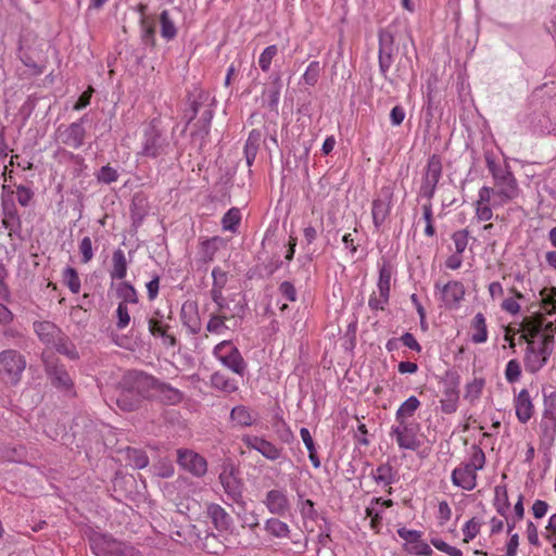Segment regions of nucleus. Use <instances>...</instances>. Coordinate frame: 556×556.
Returning a JSON list of instances; mask_svg holds the SVG:
<instances>
[{"mask_svg":"<svg viewBox=\"0 0 556 556\" xmlns=\"http://www.w3.org/2000/svg\"><path fill=\"white\" fill-rule=\"evenodd\" d=\"M485 163L494 180L493 207L515 200L519 194V187L514 174L507 166L496 163L492 153H485Z\"/></svg>","mask_w":556,"mask_h":556,"instance_id":"f257e3e1","label":"nucleus"},{"mask_svg":"<svg viewBox=\"0 0 556 556\" xmlns=\"http://www.w3.org/2000/svg\"><path fill=\"white\" fill-rule=\"evenodd\" d=\"M26 357L16 350L0 352V381L7 386H17L26 369Z\"/></svg>","mask_w":556,"mask_h":556,"instance_id":"f03ea898","label":"nucleus"},{"mask_svg":"<svg viewBox=\"0 0 556 556\" xmlns=\"http://www.w3.org/2000/svg\"><path fill=\"white\" fill-rule=\"evenodd\" d=\"M520 339L528 344L525 356L526 369L531 374L540 371L552 353L549 344L553 342V336H545L539 344L528 339L527 334H521Z\"/></svg>","mask_w":556,"mask_h":556,"instance_id":"7ed1b4c3","label":"nucleus"},{"mask_svg":"<svg viewBox=\"0 0 556 556\" xmlns=\"http://www.w3.org/2000/svg\"><path fill=\"white\" fill-rule=\"evenodd\" d=\"M170 143L165 134L160 130L153 123L143 130L141 140V149L138 154L156 159L166 155L169 152Z\"/></svg>","mask_w":556,"mask_h":556,"instance_id":"20e7f679","label":"nucleus"},{"mask_svg":"<svg viewBox=\"0 0 556 556\" xmlns=\"http://www.w3.org/2000/svg\"><path fill=\"white\" fill-rule=\"evenodd\" d=\"M157 378L139 370L127 371L119 381L118 388L136 393L140 399L149 396L155 390Z\"/></svg>","mask_w":556,"mask_h":556,"instance_id":"39448f33","label":"nucleus"},{"mask_svg":"<svg viewBox=\"0 0 556 556\" xmlns=\"http://www.w3.org/2000/svg\"><path fill=\"white\" fill-rule=\"evenodd\" d=\"M214 356L227 368L239 376L245 372L247 364L239 350L230 342L218 343L213 351Z\"/></svg>","mask_w":556,"mask_h":556,"instance_id":"423d86ee","label":"nucleus"},{"mask_svg":"<svg viewBox=\"0 0 556 556\" xmlns=\"http://www.w3.org/2000/svg\"><path fill=\"white\" fill-rule=\"evenodd\" d=\"M442 176V163L439 155L433 154L428 159L425 173L422 175L419 195L431 201L437 189V185Z\"/></svg>","mask_w":556,"mask_h":556,"instance_id":"0eeeda50","label":"nucleus"},{"mask_svg":"<svg viewBox=\"0 0 556 556\" xmlns=\"http://www.w3.org/2000/svg\"><path fill=\"white\" fill-rule=\"evenodd\" d=\"M419 425L416 422H396L391 428V435L395 437L400 448L417 451L421 441L418 438Z\"/></svg>","mask_w":556,"mask_h":556,"instance_id":"6e6552de","label":"nucleus"},{"mask_svg":"<svg viewBox=\"0 0 556 556\" xmlns=\"http://www.w3.org/2000/svg\"><path fill=\"white\" fill-rule=\"evenodd\" d=\"M86 121L87 115H84L77 122H74L67 126H60L56 129L58 140L72 149H79L85 142L86 129L84 124Z\"/></svg>","mask_w":556,"mask_h":556,"instance_id":"1a4fd4ad","label":"nucleus"},{"mask_svg":"<svg viewBox=\"0 0 556 556\" xmlns=\"http://www.w3.org/2000/svg\"><path fill=\"white\" fill-rule=\"evenodd\" d=\"M379 71L384 79H389L388 73L393 63V55L396 50L394 46V36L387 29H380L379 34Z\"/></svg>","mask_w":556,"mask_h":556,"instance_id":"9d476101","label":"nucleus"},{"mask_svg":"<svg viewBox=\"0 0 556 556\" xmlns=\"http://www.w3.org/2000/svg\"><path fill=\"white\" fill-rule=\"evenodd\" d=\"M177 463L184 470L198 478L203 477L207 471L206 459L191 450H177Z\"/></svg>","mask_w":556,"mask_h":556,"instance_id":"9b49d317","label":"nucleus"},{"mask_svg":"<svg viewBox=\"0 0 556 556\" xmlns=\"http://www.w3.org/2000/svg\"><path fill=\"white\" fill-rule=\"evenodd\" d=\"M42 361L45 364V370L51 380L53 387L62 391H71L73 388V381L67 370L63 365H59L52 357L42 354Z\"/></svg>","mask_w":556,"mask_h":556,"instance_id":"f8f14e48","label":"nucleus"},{"mask_svg":"<svg viewBox=\"0 0 556 556\" xmlns=\"http://www.w3.org/2000/svg\"><path fill=\"white\" fill-rule=\"evenodd\" d=\"M393 199V187L384 186L380 189L379 195L372 202L371 215L374 225L379 228L390 214Z\"/></svg>","mask_w":556,"mask_h":556,"instance_id":"ddd939ff","label":"nucleus"},{"mask_svg":"<svg viewBox=\"0 0 556 556\" xmlns=\"http://www.w3.org/2000/svg\"><path fill=\"white\" fill-rule=\"evenodd\" d=\"M163 318L164 316L161 312L155 311L154 316L148 320L149 332L154 338H160L166 349L175 348L178 344V340L175 334L169 332L170 326Z\"/></svg>","mask_w":556,"mask_h":556,"instance_id":"4468645a","label":"nucleus"},{"mask_svg":"<svg viewBox=\"0 0 556 556\" xmlns=\"http://www.w3.org/2000/svg\"><path fill=\"white\" fill-rule=\"evenodd\" d=\"M263 503L267 510L276 516H286L291 508V503L285 489L269 490Z\"/></svg>","mask_w":556,"mask_h":556,"instance_id":"2eb2a0df","label":"nucleus"},{"mask_svg":"<svg viewBox=\"0 0 556 556\" xmlns=\"http://www.w3.org/2000/svg\"><path fill=\"white\" fill-rule=\"evenodd\" d=\"M434 288L440 291V299L445 307H457L465 296V287L460 281H448L445 285L435 282Z\"/></svg>","mask_w":556,"mask_h":556,"instance_id":"dca6fc26","label":"nucleus"},{"mask_svg":"<svg viewBox=\"0 0 556 556\" xmlns=\"http://www.w3.org/2000/svg\"><path fill=\"white\" fill-rule=\"evenodd\" d=\"M219 481L223 485L224 492L233 503L244 506L243 501V484L233 475V469H224L219 475Z\"/></svg>","mask_w":556,"mask_h":556,"instance_id":"f3484780","label":"nucleus"},{"mask_svg":"<svg viewBox=\"0 0 556 556\" xmlns=\"http://www.w3.org/2000/svg\"><path fill=\"white\" fill-rule=\"evenodd\" d=\"M2 226L9 231V237H21L22 220L13 200L2 199Z\"/></svg>","mask_w":556,"mask_h":556,"instance_id":"a211bd4d","label":"nucleus"},{"mask_svg":"<svg viewBox=\"0 0 556 556\" xmlns=\"http://www.w3.org/2000/svg\"><path fill=\"white\" fill-rule=\"evenodd\" d=\"M241 440L247 447L257 451L269 460H276L281 456V448H278L264 438L245 434Z\"/></svg>","mask_w":556,"mask_h":556,"instance_id":"6ab92c4d","label":"nucleus"},{"mask_svg":"<svg viewBox=\"0 0 556 556\" xmlns=\"http://www.w3.org/2000/svg\"><path fill=\"white\" fill-rule=\"evenodd\" d=\"M180 320L191 334H198L201 331L202 324L195 302L187 301L182 304Z\"/></svg>","mask_w":556,"mask_h":556,"instance_id":"aec40b11","label":"nucleus"},{"mask_svg":"<svg viewBox=\"0 0 556 556\" xmlns=\"http://www.w3.org/2000/svg\"><path fill=\"white\" fill-rule=\"evenodd\" d=\"M514 405L518 421L527 424L534 414V405L527 389L520 390L515 397Z\"/></svg>","mask_w":556,"mask_h":556,"instance_id":"412c9836","label":"nucleus"},{"mask_svg":"<svg viewBox=\"0 0 556 556\" xmlns=\"http://www.w3.org/2000/svg\"><path fill=\"white\" fill-rule=\"evenodd\" d=\"M452 482L466 491H471L477 485V471L466 464L456 467L452 472Z\"/></svg>","mask_w":556,"mask_h":556,"instance_id":"4be33fe9","label":"nucleus"},{"mask_svg":"<svg viewBox=\"0 0 556 556\" xmlns=\"http://www.w3.org/2000/svg\"><path fill=\"white\" fill-rule=\"evenodd\" d=\"M207 516L212 520L214 527L219 532L231 531L233 528V520L231 516L218 504L212 503L207 505Z\"/></svg>","mask_w":556,"mask_h":556,"instance_id":"5701e85b","label":"nucleus"},{"mask_svg":"<svg viewBox=\"0 0 556 556\" xmlns=\"http://www.w3.org/2000/svg\"><path fill=\"white\" fill-rule=\"evenodd\" d=\"M121 541L109 535H97L91 539V549L96 556H114Z\"/></svg>","mask_w":556,"mask_h":556,"instance_id":"b1692460","label":"nucleus"},{"mask_svg":"<svg viewBox=\"0 0 556 556\" xmlns=\"http://www.w3.org/2000/svg\"><path fill=\"white\" fill-rule=\"evenodd\" d=\"M208 100V93L205 91L194 88L193 91H190L188 94L189 108L185 112V117L187 118V123L192 122L200 109L204 105V103Z\"/></svg>","mask_w":556,"mask_h":556,"instance_id":"393cba45","label":"nucleus"},{"mask_svg":"<svg viewBox=\"0 0 556 556\" xmlns=\"http://www.w3.org/2000/svg\"><path fill=\"white\" fill-rule=\"evenodd\" d=\"M374 481L378 484L388 486L387 492L392 493L391 484L396 481V471L389 463L379 465L376 470L371 472Z\"/></svg>","mask_w":556,"mask_h":556,"instance_id":"a878e982","label":"nucleus"},{"mask_svg":"<svg viewBox=\"0 0 556 556\" xmlns=\"http://www.w3.org/2000/svg\"><path fill=\"white\" fill-rule=\"evenodd\" d=\"M155 391L161 401L168 405H176L184 399L181 391L161 380H157Z\"/></svg>","mask_w":556,"mask_h":556,"instance_id":"bb28decb","label":"nucleus"},{"mask_svg":"<svg viewBox=\"0 0 556 556\" xmlns=\"http://www.w3.org/2000/svg\"><path fill=\"white\" fill-rule=\"evenodd\" d=\"M264 530L274 539L285 540L290 538V527L279 518H268L264 523Z\"/></svg>","mask_w":556,"mask_h":556,"instance_id":"cd10ccee","label":"nucleus"},{"mask_svg":"<svg viewBox=\"0 0 556 556\" xmlns=\"http://www.w3.org/2000/svg\"><path fill=\"white\" fill-rule=\"evenodd\" d=\"M34 330L39 339L46 344H53L61 334L60 329L53 323L46 320L34 323Z\"/></svg>","mask_w":556,"mask_h":556,"instance_id":"c85d7f7f","label":"nucleus"},{"mask_svg":"<svg viewBox=\"0 0 556 556\" xmlns=\"http://www.w3.org/2000/svg\"><path fill=\"white\" fill-rule=\"evenodd\" d=\"M230 420L239 427H250L256 421L254 415L249 407L244 405L235 406L230 412Z\"/></svg>","mask_w":556,"mask_h":556,"instance_id":"c756f323","label":"nucleus"},{"mask_svg":"<svg viewBox=\"0 0 556 556\" xmlns=\"http://www.w3.org/2000/svg\"><path fill=\"white\" fill-rule=\"evenodd\" d=\"M420 406V401L415 396H409L405 402L401 404L395 414L396 422H410L409 418L413 417L416 410Z\"/></svg>","mask_w":556,"mask_h":556,"instance_id":"7c9ffc66","label":"nucleus"},{"mask_svg":"<svg viewBox=\"0 0 556 556\" xmlns=\"http://www.w3.org/2000/svg\"><path fill=\"white\" fill-rule=\"evenodd\" d=\"M115 403L123 412H132L139 408L141 399L134 392L119 389Z\"/></svg>","mask_w":556,"mask_h":556,"instance_id":"2f4dec72","label":"nucleus"},{"mask_svg":"<svg viewBox=\"0 0 556 556\" xmlns=\"http://www.w3.org/2000/svg\"><path fill=\"white\" fill-rule=\"evenodd\" d=\"M472 329L471 341L473 343L480 344L484 343L488 340V328L485 317L482 313H477L471 320L470 325Z\"/></svg>","mask_w":556,"mask_h":556,"instance_id":"473e14b6","label":"nucleus"},{"mask_svg":"<svg viewBox=\"0 0 556 556\" xmlns=\"http://www.w3.org/2000/svg\"><path fill=\"white\" fill-rule=\"evenodd\" d=\"M458 390L455 386H446L443 390L442 399L440 400L441 403V410L444 414H452L455 413L457 409V403H458Z\"/></svg>","mask_w":556,"mask_h":556,"instance_id":"72a5a7b5","label":"nucleus"},{"mask_svg":"<svg viewBox=\"0 0 556 556\" xmlns=\"http://www.w3.org/2000/svg\"><path fill=\"white\" fill-rule=\"evenodd\" d=\"M127 266L128 264L124 251L121 249L115 250L112 255V269L110 271L111 278L118 280L124 279L127 274Z\"/></svg>","mask_w":556,"mask_h":556,"instance_id":"f704fd0d","label":"nucleus"},{"mask_svg":"<svg viewBox=\"0 0 556 556\" xmlns=\"http://www.w3.org/2000/svg\"><path fill=\"white\" fill-rule=\"evenodd\" d=\"M261 141V131L256 129L251 130L244 146L245 160L249 166L253 164L256 157Z\"/></svg>","mask_w":556,"mask_h":556,"instance_id":"c9c22d12","label":"nucleus"},{"mask_svg":"<svg viewBox=\"0 0 556 556\" xmlns=\"http://www.w3.org/2000/svg\"><path fill=\"white\" fill-rule=\"evenodd\" d=\"M147 215L144 199L140 195H135L130 205V217L132 226L139 227Z\"/></svg>","mask_w":556,"mask_h":556,"instance_id":"e433bc0d","label":"nucleus"},{"mask_svg":"<svg viewBox=\"0 0 556 556\" xmlns=\"http://www.w3.org/2000/svg\"><path fill=\"white\" fill-rule=\"evenodd\" d=\"M211 384L213 388L222 390L227 393L237 391V383L229 379L225 374L216 371L211 376Z\"/></svg>","mask_w":556,"mask_h":556,"instance_id":"4c0bfd02","label":"nucleus"},{"mask_svg":"<svg viewBox=\"0 0 556 556\" xmlns=\"http://www.w3.org/2000/svg\"><path fill=\"white\" fill-rule=\"evenodd\" d=\"M55 350L68 357L70 359H77L79 357L75 344L68 340V338L60 334L53 342Z\"/></svg>","mask_w":556,"mask_h":556,"instance_id":"58836bf2","label":"nucleus"},{"mask_svg":"<svg viewBox=\"0 0 556 556\" xmlns=\"http://www.w3.org/2000/svg\"><path fill=\"white\" fill-rule=\"evenodd\" d=\"M230 319L226 313H215L206 325V330L211 333L223 334L228 329L226 321Z\"/></svg>","mask_w":556,"mask_h":556,"instance_id":"ea45409f","label":"nucleus"},{"mask_svg":"<svg viewBox=\"0 0 556 556\" xmlns=\"http://www.w3.org/2000/svg\"><path fill=\"white\" fill-rule=\"evenodd\" d=\"M161 36L166 40H172L177 35V29L167 10L162 11L160 15Z\"/></svg>","mask_w":556,"mask_h":556,"instance_id":"a19ab883","label":"nucleus"},{"mask_svg":"<svg viewBox=\"0 0 556 556\" xmlns=\"http://www.w3.org/2000/svg\"><path fill=\"white\" fill-rule=\"evenodd\" d=\"M116 294L126 305L127 303H138L137 291L132 287V285H130L127 281H122L121 283L117 285Z\"/></svg>","mask_w":556,"mask_h":556,"instance_id":"79ce46f5","label":"nucleus"},{"mask_svg":"<svg viewBox=\"0 0 556 556\" xmlns=\"http://www.w3.org/2000/svg\"><path fill=\"white\" fill-rule=\"evenodd\" d=\"M141 40L146 46L155 45V27L153 21L149 17L140 18Z\"/></svg>","mask_w":556,"mask_h":556,"instance_id":"37998d69","label":"nucleus"},{"mask_svg":"<svg viewBox=\"0 0 556 556\" xmlns=\"http://www.w3.org/2000/svg\"><path fill=\"white\" fill-rule=\"evenodd\" d=\"M495 497H494V506L496 508V511L505 516L506 510L509 507V501L507 495V489L505 485H496L494 489Z\"/></svg>","mask_w":556,"mask_h":556,"instance_id":"c03bdc74","label":"nucleus"},{"mask_svg":"<svg viewBox=\"0 0 556 556\" xmlns=\"http://www.w3.org/2000/svg\"><path fill=\"white\" fill-rule=\"evenodd\" d=\"M241 220L240 210L237 207H231L228 210L222 219V225L225 230H230L235 232L237 227L239 226Z\"/></svg>","mask_w":556,"mask_h":556,"instance_id":"a18cd8bd","label":"nucleus"},{"mask_svg":"<svg viewBox=\"0 0 556 556\" xmlns=\"http://www.w3.org/2000/svg\"><path fill=\"white\" fill-rule=\"evenodd\" d=\"M127 458L129 464L136 469H142L149 464V457L146 452L137 448H128Z\"/></svg>","mask_w":556,"mask_h":556,"instance_id":"49530a36","label":"nucleus"},{"mask_svg":"<svg viewBox=\"0 0 556 556\" xmlns=\"http://www.w3.org/2000/svg\"><path fill=\"white\" fill-rule=\"evenodd\" d=\"M63 281L73 293L80 291V279L78 273L73 267H66L63 271Z\"/></svg>","mask_w":556,"mask_h":556,"instance_id":"de8ad7c7","label":"nucleus"},{"mask_svg":"<svg viewBox=\"0 0 556 556\" xmlns=\"http://www.w3.org/2000/svg\"><path fill=\"white\" fill-rule=\"evenodd\" d=\"M390 293L384 291L372 292L368 300V306L371 311H383L388 305Z\"/></svg>","mask_w":556,"mask_h":556,"instance_id":"09e8293b","label":"nucleus"},{"mask_svg":"<svg viewBox=\"0 0 556 556\" xmlns=\"http://www.w3.org/2000/svg\"><path fill=\"white\" fill-rule=\"evenodd\" d=\"M483 387L484 380L482 378H475L472 382L466 386L465 399L470 403L476 402L480 397Z\"/></svg>","mask_w":556,"mask_h":556,"instance_id":"8fccbe9b","label":"nucleus"},{"mask_svg":"<svg viewBox=\"0 0 556 556\" xmlns=\"http://www.w3.org/2000/svg\"><path fill=\"white\" fill-rule=\"evenodd\" d=\"M278 48L276 45L266 47L260 55L258 65L263 72H268L273 59L277 55Z\"/></svg>","mask_w":556,"mask_h":556,"instance_id":"3c124183","label":"nucleus"},{"mask_svg":"<svg viewBox=\"0 0 556 556\" xmlns=\"http://www.w3.org/2000/svg\"><path fill=\"white\" fill-rule=\"evenodd\" d=\"M543 324H544V317L542 315H538V316L527 319L525 321V328L528 332V333H526L527 337L528 338L530 337L531 338L530 340H532L534 337H536L541 332Z\"/></svg>","mask_w":556,"mask_h":556,"instance_id":"603ef678","label":"nucleus"},{"mask_svg":"<svg viewBox=\"0 0 556 556\" xmlns=\"http://www.w3.org/2000/svg\"><path fill=\"white\" fill-rule=\"evenodd\" d=\"M320 71L321 67L318 61L311 62L302 76L304 83L308 86H314L319 78Z\"/></svg>","mask_w":556,"mask_h":556,"instance_id":"864d4df0","label":"nucleus"},{"mask_svg":"<svg viewBox=\"0 0 556 556\" xmlns=\"http://www.w3.org/2000/svg\"><path fill=\"white\" fill-rule=\"evenodd\" d=\"M544 416L549 419L556 418V389L549 393L544 392Z\"/></svg>","mask_w":556,"mask_h":556,"instance_id":"5fc2aeb1","label":"nucleus"},{"mask_svg":"<svg viewBox=\"0 0 556 556\" xmlns=\"http://www.w3.org/2000/svg\"><path fill=\"white\" fill-rule=\"evenodd\" d=\"M480 527L481 522L477 518L473 517L470 520H468L463 528L464 542L467 543L473 540L479 533Z\"/></svg>","mask_w":556,"mask_h":556,"instance_id":"6e6d98bb","label":"nucleus"},{"mask_svg":"<svg viewBox=\"0 0 556 556\" xmlns=\"http://www.w3.org/2000/svg\"><path fill=\"white\" fill-rule=\"evenodd\" d=\"M465 464L468 465L469 467H471L476 471L481 470L485 464L484 452L480 447L473 446L470 460Z\"/></svg>","mask_w":556,"mask_h":556,"instance_id":"4d7b16f0","label":"nucleus"},{"mask_svg":"<svg viewBox=\"0 0 556 556\" xmlns=\"http://www.w3.org/2000/svg\"><path fill=\"white\" fill-rule=\"evenodd\" d=\"M116 317L117 323L116 327L117 329L122 330L125 329L129 323H130V315L128 312V307L124 302H119L116 308Z\"/></svg>","mask_w":556,"mask_h":556,"instance_id":"13d9d810","label":"nucleus"},{"mask_svg":"<svg viewBox=\"0 0 556 556\" xmlns=\"http://www.w3.org/2000/svg\"><path fill=\"white\" fill-rule=\"evenodd\" d=\"M212 277L213 286L211 290L223 291L228 280L227 271L223 270L220 267H214L212 270Z\"/></svg>","mask_w":556,"mask_h":556,"instance_id":"bf43d9fd","label":"nucleus"},{"mask_svg":"<svg viewBox=\"0 0 556 556\" xmlns=\"http://www.w3.org/2000/svg\"><path fill=\"white\" fill-rule=\"evenodd\" d=\"M97 178L100 182L111 184L118 179V173L115 168L110 165L102 166L97 174Z\"/></svg>","mask_w":556,"mask_h":556,"instance_id":"052dcab7","label":"nucleus"},{"mask_svg":"<svg viewBox=\"0 0 556 556\" xmlns=\"http://www.w3.org/2000/svg\"><path fill=\"white\" fill-rule=\"evenodd\" d=\"M468 230L463 229L453 233L452 240L457 254H463L468 244Z\"/></svg>","mask_w":556,"mask_h":556,"instance_id":"680f3d73","label":"nucleus"},{"mask_svg":"<svg viewBox=\"0 0 556 556\" xmlns=\"http://www.w3.org/2000/svg\"><path fill=\"white\" fill-rule=\"evenodd\" d=\"M521 376L520 364L517 359H510L505 369V378L508 382L513 383L519 380Z\"/></svg>","mask_w":556,"mask_h":556,"instance_id":"e2e57ef3","label":"nucleus"},{"mask_svg":"<svg viewBox=\"0 0 556 556\" xmlns=\"http://www.w3.org/2000/svg\"><path fill=\"white\" fill-rule=\"evenodd\" d=\"M391 283V269L387 266H382L379 270V278L377 282L378 291H384L390 293Z\"/></svg>","mask_w":556,"mask_h":556,"instance_id":"0e129e2a","label":"nucleus"},{"mask_svg":"<svg viewBox=\"0 0 556 556\" xmlns=\"http://www.w3.org/2000/svg\"><path fill=\"white\" fill-rule=\"evenodd\" d=\"M242 528H249L252 532L260 526L258 515L254 511L245 513L242 516L238 514Z\"/></svg>","mask_w":556,"mask_h":556,"instance_id":"69168bd1","label":"nucleus"},{"mask_svg":"<svg viewBox=\"0 0 556 556\" xmlns=\"http://www.w3.org/2000/svg\"><path fill=\"white\" fill-rule=\"evenodd\" d=\"M16 198L17 202L22 206L26 207L30 204L34 198V191L26 186L20 185L16 187Z\"/></svg>","mask_w":556,"mask_h":556,"instance_id":"338daca9","label":"nucleus"},{"mask_svg":"<svg viewBox=\"0 0 556 556\" xmlns=\"http://www.w3.org/2000/svg\"><path fill=\"white\" fill-rule=\"evenodd\" d=\"M79 252L81 253L83 263H88L93 257L92 242L89 237H84L79 243Z\"/></svg>","mask_w":556,"mask_h":556,"instance_id":"774afa93","label":"nucleus"}]
</instances>
